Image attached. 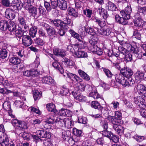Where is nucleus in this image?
<instances>
[{"instance_id": "nucleus-1", "label": "nucleus", "mask_w": 146, "mask_h": 146, "mask_svg": "<svg viewBox=\"0 0 146 146\" xmlns=\"http://www.w3.org/2000/svg\"><path fill=\"white\" fill-rule=\"evenodd\" d=\"M131 11V7H126L125 9L120 12L122 17H120L118 15H115V19L116 21L123 25H126L128 23L127 20L130 18V14Z\"/></svg>"}, {"instance_id": "nucleus-2", "label": "nucleus", "mask_w": 146, "mask_h": 146, "mask_svg": "<svg viewBox=\"0 0 146 146\" xmlns=\"http://www.w3.org/2000/svg\"><path fill=\"white\" fill-rule=\"evenodd\" d=\"M39 59L38 58H36L34 61L35 68V70H27L23 72V75L25 76L29 77L30 76H36L38 74V72L36 71L37 68L39 65Z\"/></svg>"}, {"instance_id": "nucleus-3", "label": "nucleus", "mask_w": 146, "mask_h": 146, "mask_svg": "<svg viewBox=\"0 0 146 146\" xmlns=\"http://www.w3.org/2000/svg\"><path fill=\"white\" fill-rule=\"evenodd\" d=\"M143 47V49L145 50V52L143 54L140 50L139 47H137V46H129L130 48V52L135 54V56L138 59H140L141 58L142 55L143 56H146V46H141Z\"/></svg>"}, {"instance_id": "nucleus-4", "label": "nucleus", "mask_w": 146, "mask_h": 146, "mask_svg": "<svg viewBox=\"0 0 146 146\" xmlns=\"http://www.w3.org/2000/svg\"><path fill=\"white\" fill-rule=\"evenodd\" d=\"M135 19L134 21L135 27L139 28H141L144 25L146 26V22H145L141 19L140 13H137L134 16Z\"/></svg>"}, {"instance_id": "nucleus-5", "label": "nucleus", "mask_w": 146, "mask_h": 146, "mask_svg": "<svg viewBox=\"0 0 146 146\" xmlns=\"http://www.w3.org/2000/svg\"><path fill=\"white\" fill-rule=\"evenodd\" d=\"M145 98L142 96H138L134 98V102L137 106V108L138 109L144 108H146V103L144 99Z\"/></svg>"}, {"instance_id": "nucleus-6", "label": "nucleus", "mask_w": 146, "mask_h": 146, "mask_svg": "<svg viewBox=\"0 0 146 146\" xmlns=\"http://www.w3.org/2000/svg\"><path fill=\"white\" fill-rule=\"evenodd\" d=\"M98 32L99 34L103 36H109V37H113L114 34L112 32L110 28H108L106 29H100L98 30Z\"/></svg>"}, {"instance_id": "nucleus-7", "label": "nucleus", "mask_w": 146, "mask_h": 146, "mask_svg": "<svg viewBox=\"0 0 146 146\" xmlns=\"http://www.w3.org/2000/svg\"><path fill=\"white\" fill-rule=\"evenodd\" d=\"M12 123L14 126L19 127V129L21 130H23L25 128L26 126L24 121H20L17 119H13L12 120Z\"/></svg>"}, {"instance_id": "nucleus-8", "label": "nucleus", "mask_w": 146, "mask_h": 146, "mask_svg": "<svg viewBox=\"0 0 146 146\" xmlns=\"http://www.w3.org/2000/svg\"><path fill=\"white\" fill-rule=\"evenodd\" d=\"M145 87L141 84H138L135 87L136 90L139 94H141V96L144 98H146V90Z\"/></svg>"}, {"instance_id": "nucleus-9", "label": "nucleus", "mask_w": 146, "mask_h": 146, "mask_svg": "<svg viewBox=\"0 0 146 146\" xmlns=\"http://www.w3.org/2000/svg\"><path fill=\"white\" fill-rule=\"evenodd\" d=\"M50 23L51 24L55 27H60L61 29H66V26L63 23V21L59 19L50 20Z\"/></svg>"}, {"instance_id": "nucleus-10", "label": "nucleus", "mask_w": 146, "mask_h": 146, "mask_svg": "<svg viewBox=\"0 0 146 146\" xmlns=\"http://www.w3.org/2000/svg\"><path fill=\"white\" fill-rule=\"evenodd\" d=\"M113 129L119 135H121L124 133V127L121 125L113 123Z\"/></svg>"}, {"instance_id": "nucleus-11", "label": "nucleus", "mask_w": 146, "mask_h": 146, "mask_svg": "<svg viewBox=\"0 0 146 146\" xmlns=\"http://www.w3.org/2000/svg\"><path fill=\"white\" fill-rule=\"evenodd\" d=\"M88 48L90 52L98 55H101L103 53L102 49L98 46H88Z\"/></svg>"}, {"instance_id": "nucleus-12", "label": "nucleus", "mask_w": 146, "mask_h": 146, "mask_svg": "<svg viewBox=\"0 0 146 146\" xmlns=\"http://www.w3.org/2000/svg\"><path fill=\"white\" fill-rule=\"evenodd\" d=\"M36 133L40 136L41 138H49L51 137V133L49 131H47L42 129L41 130L37 131Z\"/></svg>"}, {"instance_id": "nucleus-13", "label": "nucleus", "mask_w": 146, "mask_h": 146, "mask_svg": "<svg viewBox=\"0 0 146 146\" xmlns=\"http://www.w3.org/2000/svg\"><path fill=\"white\" fill-rule=\"evenodd\" d=\"M115 76L116 81L121 84L123 87L126 79L125 78L124 76L120 72L119 73L116 74Z\"/></svg>"}, {"instance_id": "nucleus-14", "label": "nucleus", "mask_w": 146, "mask_h": 146, "mask_svg": "<svg viewBox=\"0 0 146 146\" xmlns=\"http://www.w3.org/2000/svg\"><path fill=\"white\" fill-rule=\"evenodd\" d=\"M5 17L8 19L13 20L15 18V13L14 11L10 9H6L5 13Z\"/></svg>"}, {"instance_id": "nucleus-15", "label": "nucleus", "mask_w": 146, "mask_h": 146, "mask_svg": "<svg viewBox=\"0 0 146 146\" xmlns=\"http://www.w3.org/2000/svg\"><path fill=\"white\" fill-rule=\"evenodd\" d=\"M72 94L75 99L80 102H83L85 100V96L78 92H72Z\"/></svg>"}, {"instance_id": "nucleus-16", "label": "nucleus", "mask_w": 146, "mask_h": 146, "mask_svg": "<svg viewBox=\"0 0 146 146\" xmlns=\"http://www.w3.org/2000/svg\"><path fill=\"white\" fill-rule=\"evenodd\" d=\"M58 113L59 115L61 116L69 117L71 116L72 112L68 110L62 109L59 110Z\"/></svg>"}, {"instance_id": "nucleus-17", "label": "nucleus", "mask_w": 146, "mask_h": 146, "mask_svg": "<svg viewBox=\"0 0 146 146\" xmlns=\"http://www.w3.org/2000/svg\"><path fill=\"white\" fill-rule=\"evenodd\" d=\"M86 86L89 88L91 87L89 85H86L85 84L78 83L75 84L74 88L76 90L82 92L84 90Z\"/></svg>"}, {"instance_id": "nucleus-18", "label": "nucleus", "mask_w": 146, "mask_h": 146, "mask_svg": "<svg viewBox=\"0 0 146 146\" xmlns=\"http://www.w3.org/2000/svg\"><path fill=\"white\" fill-rule=\"evenodd\" d=\"M64 75V76H66V75L69 78L72 80L74 81L76 80L77 82L80 81V77L78 76L68 72L65 73Z\"/></svg>"}, {"instance_id": "nucleus-19", "label": "nucleus", "mask_w": 146, "mask_h": 146, "mask_svg": "<svg viewBox=\"0 0 146 146\" xmlns=\"http://www.w3.org/2000/svg\"><path fill=\"white\" fill-rule=\"evenodd\" d=\"M54 53L56 55H58L63 57L66 54V51L63 49H61L58 48L56 47L54 49Z\"/></svg>"}, {"instance_id": "nucleus-20", "label": "nucleus", "mask_w": 146, "mask_h": 146, "mask_svg": "<svg viewBox=\"0 0 146 146\" xmlns=\"http://www.w3.org/2000/svg\"><path fill=\"white\" fill-rule=\"evenodd\" d=\"M42 82L49 85L53 84L54 82V80L51 77L48 76L43 77L42 79Z\"/></svg>"}, {"instance_id": "nucleus-21", "label": "nucleus", "mask_w": 146, "mask_h": 146, "mask_svg": "<svg viewBox=\"0 0 146 146\" xmlns=\"http://www.w3.org/2000/svg\"><path fill=\"white\" fill-rule=\"evenodd\" d=\"M121 69L120 70V73L122 74L127 78L131 77L133 75L132 71L129 68H127L125 70Z\"/></svg>"}, {"instance_id": "nucleus-22", "label": "nucleus", "mask_w": 146, "mask_h": 146, "mask_svg": "<svg viewBox=\"0 0 146 146\" xmlns=\"http://www.w3.org/2000/svg\"><path fill=\"white\" fill-rule=\"evenodd\" d=\"M58 7L60 9L65 10L67 8V3L65 0H58Z\"/></svg>"}, {"instance_id": "nucleus-23", "label": "nucleus", "mask_w": 146, "mask_h": 146, "mask_svg": "<svg viewBox=\"0 0 146 146\" xmlns=\"http://www.w3.org/2000/svg\"><path fill=\"white\" fill-rule=\"evenodd\" d=\"M32 3H31V5L30 6H29L28 4H26V5L27 6H28V7L27 8L29 11V12L30 15L33 17H35L36 15L37 14V9L36 8L32 6Z\"/></svg>"}, {"instance_id": "nucleus-24", "label": "nucleus", "mask_w": 146, "mask_h": 146, "mask_svg": "<svg viewBox=\"0 0 146 146\" xmlns=\"http://www.w3.org/2000/svg\"><path fill=\"white\" fill-rule=\"evenodd\" d=\"M106 7L108 10L111 11H115L117 9L116 5L110 1H109L106 4Z\"/></svg>"}, {"instance_id": "nucleus-25", "label": "nucleus", "mask_w": 146, "mask_h": 146, "mask_svg": "<svg viewBox=\"0 0 146 146\" xmlns=\"http://www.w3.org/2000/svg\"><path fill=\"white\" fill-rule=\"evenodd\" d=\"M22 40L23 44L24 45L30 46L33 42V40L29 36H25L24 39H22Z\"/></svg>"}, {"instance_id": "nucleus-26", "label": "nucleus", "mask_w": 146, "mask_h": 146, "mask_svg": "<svg viewBox=\"0 0 146 146\" xmlns=\"http://www.w3.org/2000/svg\"><path fill=\"white\" fill-rule=\"evenodd\" d=\"M97 11L100 15L103 17L104 19L106 20L107 19L108 15L104 9L102 7L99 8Z\"/></svg>"}, {"instance_id": "nucleus-27", "label": "nucleus", "mask_w": 146, "mask_h": 146, "mask_svg": "<svg viewBox=\"0 0 146 146\" xmlns=\"http://www.w3.org/2000/svg\"><path fill=\"white\" fill-rule=\"evenodd\" d=\"M128 78V79H126L123 87H129V86H132L135 83L134 80L131 77Z\"/></svg>"}, {"instance_id": "nucleus-28", "label": "nucleus", "mask_w": 146, "mask_h": 146, "mask_svg": "<svg viewBox=\"0 0 146 146\" xmlns=\"http://www.w3.org/2000/svg\"><path fill=\"white\" fill-rule=\"evenodd\" d=\"M74 56L75 57L78 58H84L87 56V54L85 52L78 50L77 52L74 53Z\"/></svg>"}, {"instance_id": "nucleus-29", "label": "nucleus", "mask_w": 146, "mask_h": 146, "mask_svg": "<svg viewBox=\"0 0 146 146\" xmlns=\"http://www.w3.org/2000/svg\"><path fill=\"white\" fill-rule=\"evenodd\" d=\"M91 105L92 108L96 109H97L99 110H103L104 108L101 106L99 103L96 101H92Z\"/></svg>"}, {"instance_id": "nucleus-30", "label": "nucleus", "mask_w": 146, "mask_h": 146, "mask_svg": "<svg viewBox=\"0 0 146 146\" xmlns=\"http://www.w3.org/2000/svg\"><path fill=\"white\" fill-rule=\"evenodd\" d=\"M47 33L50 38H51L54 35H56L55 29L54 28L49 27L46 29Z\"/></svg>"}, {"instance_id": "nucleus-31", "label": "nucleus", "mask_w": 146, "mask_h": 146, "mask_svg": "<svg viewBox=\"0 0 146 146\" xmlns=\"http://www.w3.org/2000/svg\"><path fill=\"white\" fill-rule=\"evenodd\" d=\"M144 73L142 71L138 70L135 74V78L136 80L139 81L143 79L144 77Z\"/></svg>"}, {"instance_id": "nucleus-32", "label": "nucleus", "mask_w": 146, "mask_h": 146, "mask_svg": "<svg viewBox=\"0 0 146 146\" xmlns=\"http://www.w3.org/2000/svg\"><path fill=\"white\" fill-rule=\"evenodd\" d=\"M63 23L65 24V26H66V29H64L65 30H67L69 28L68 25L72 26L73 25L72 21H71V19H69L68 17L65 18Z\"/></svg>"}, {"instance_id": "nucleus-33", "label": "nucleus", "mask_w": 146, "mask_h": 146, "mask_svg": "<svg viewBox=\"0 0 146 146\" xmlns=\"http://www.w3.org/2000/svg\"><path fill=\"white\" fill-rule=\"evenodd\" d=\"M78 73L80 76L84 79L87 81H88L90 80V76L82 70L80 69L79 70Z\"/></svg>"}, {"instance_id": "nucleus-34", "label": "nucleus", "mask_w": 146, "mask_h": 146, "mask_svg": "<svg viewBox=\"0 0 146 146\" xmlns=\"http://www.w3.org/2000/svg\"><path fill=\"white\" fill-rule=\"evenodd\" d=\"M46 108L48 111L52 112L54 113L57 112V111L55 109V105L52 103H49L47 104Z\"/></svg>"}, {"instance_id": "nucleus-35", "label": "nucleus", "mask_w": 146, "mask_h": 146, "mask_svg": "<svg viewBox=\"0 0 146 146\" xmlns=\"http://www.w3.org/2000/svg\"><path fill=\"white\" fill-rule=\"evenodd\" d=\"M65 120L66 118L62 119L60 117H57L55 121V123L60 127L64 126Z\"/></svg>"}, {"instance_id": "nucleus-36", "label": "nucleus", "mask_w": 146, "mask_h": 146, "mask_svg": "<svg viewBox=\"0 0 146 146\" xmlns=\"http://www.w3.org/2000/svg\"><path fill=\"white\" fill-rule=\"evenodd\" d=\"M7 26V29L10 32L13 33L16 29V25L15 23L13 21H11L9 23H8Z\"/></svg>"}, {"instance_id": "nucleus-37", "label": "nucleus", "mask_w": 146, "mask_h": 146, "mask_svg": "<svg viewBox=\"0 0 146 146\" xmlns=\"http://www.w3.org/2000/svg\"><path fill=\"white\" fill-rule=\"evenodd\" d=\"M12 4L13 6H16L18 9H20L22 7H25V4L23 3H19V0H13L12 2Z\"/></svg>"}, {"instance_id": "nucleus-38", "label": "nucleus", "mask_w": 146, "mask_h": 146, "mask_svg": "<svg viewBox=\"0 0 146 146\" xmlns=\"http://www.w3.org/2000/svg\"><path fill=\"white\" fill-rule=\"evenodd\" d=\"M10 62L13 65H17L21 62L20 60L18 57L13 56L9 59Z\"/></svg>"}, {"instance_id": "nucleus-39", "label": "nucleus", "mask_w": 146, "mask_h": 146, "mask_svg": "<svg viewBox=\"0 0 146 146\" xmlns=\"http://www.w3.org/2000/svg\"><path fill=\"white\" fill-rule=\"evenodd\" d=\"M8 22L6 21H0V30L1 31H5L7 30Z\"/></svg>"}, {"instance_id": "nucleus-40", "label": "nucleus", "mask_w": 146, "mask_h": 146, "mask_svg": "<svg viewBox=\"0 0 146 146\" xmlns=\"http://www.w3.org/2000/svg\"><path fill=\"white\" fill-rule=\"evenodd\" d=\"M94 21L101 28L105 26L106 25V21L102 19L100 20L96 18L94 19Z\"/></svg>"}, {"instance_id": "nucleus-41", "label": "nucleus", "mask_w": 146, "mask_h": 146, "mask_svg": "<svg viewBox=\"0 0 146 146\" xmlns=\"http://www.w3.org/2000/svg\"><path fill=\"white\" fill-rule=\"evenodd\" d=\"M69 32L72 37L78 39L80 42H81V40L79 38H80V35L76 33L72 29L70 30Z\"/></svg>"}, {"instance_id": "nucleus-42", "label": "nucleus", "mask_w": 146, "mask_h": 146, "mask_svg": "<svg viewBox=\"0 0 146 146\" xmlns=\"http://www.w3.org/2000/svg\"><path fill=\"white\" fill-rule=\"evenodd\" d=\"M68 14L74 17H78L79 14L75 9L74 8H71L70 9Z\"/></svg>"}, {"instance_id": "nucleus-43", "label": "nucleus", "mask_w": 146, "mask_h": 146, "mask_svg": "<svg viewBox=\"0 0 146 146\" xmlns=\"http://www.w3.org/2000/svg\"><path fill=\"white\" fill-rule=\"evenodd\" d=\"M8 52L7 50L3 48L0 50V57L3 59H5L7 57Z\"/></svg>"}, {"instance_id": "nucleus-44", "label": "nucleus", "mask_w": 146, "mask_h": 146, "mask_svg": "<svg viewBox=\"0 0 146 146\" xmlns=\"http://www.w3.org/2000/svg\"><path fill=\"white\" fill-rule=\"evenodd\" d=\"M42 96V92H39L37 90L34 91L33 97L35 101L40 99Z\"/></svg>"}, {"instance_id": "nucleus-45", "label": "nucleus", "mask_w": 146, "mask_h": 146, "mask_svg": "<svg viewBox=\"0 0 146 146\" xmlns=\"http://www.w3.org/2000/svg\"><path fill=\"white\" fill-rule=\"evenodd\" d=\"M37 31V28L35 27H33L29 30V34L32 37H34L35 36Z\"/></svg>"}, {"instance_id": "nucleus-46", "label": "nucleus", "mask_w": 146, "mask_h": 146, "mask_svg": "<svg viewBox=\"0 0 146 146\" xmlns=\"http://www.w3.org/2000/svg\"><path fill=\"white\" fill-rule=\"evenodd\" d=\"M9 140L8 136L5 133H3L0 136V143Z\"/></svg>"}, {"instance_id": "nucleus-47", "label": "nucleus", "mask_w": 146, "mask_h": 146, "mask_svg": "<svg viewBox=\"0 0 146 146\" xmlns=\"http://www.w3.org/2000/svg\"><path fill=\"white\" fill-rule=\"evenodd\" d=\"M100 133L104 136L106 137L110 138L111 135L113 136V133L111 132L108 131L107 130H104L100 132Z\"/></svg>"}, {"instance_id": "nucleus-48", "label": "nucleus", "mask_w": 146, "mask_h": 146, "mask_svg": "<svg viewBox=\"0 0 146 146\" xmlns=\"http://www.w3.org/2000/svg\"><path fill=\"white\" fill-rule=\"evenodd\" d=\"M3 108L5 110L8 111H11L10 103L7 102H5L3 104Z\"/></svg>"}, {"instance_id": "nucleus-49", "label": "nucleus", "mask_w": 146, "mask_h": 146, "mask_svg": "<svg viewBox=\"0 0 146 146\" xmlns=\"http://www.w3.org/2000/svg\"><path fill=\"white\" fill-rule=\"evenodd\" d=\"M102 69L108 78H111L112 77L113 74L109 69L105 68H102Z\"/></svg>"}, {"instance_id": "nucleus-50", "label": "nucleus", "mask_w": 146, "mask_h": 146, "mask_svg": "<svg viewBox=\"0 0 146 146\" xmlns=\"http://www.w3.org/2000/svg\"><path fill=\"white\" fill-rule=\"evenodd\" d=\"M64 127H67V128H70L72 127V122L71 120L68 118H66L65 121Z\"/></svg>"}, {"instance_id": "nucleus-51", "label": "nucleus", "mask_w": 146, "mask_h": 146, "mask_svg": "<svg viewBox=\"0 0 146 146\" xmlns=\"http://www.w3.org/2000/svg\"><path fill=\"white\" fill-rule=\"evenodd\" d=\"M87 24L84 26V28H82L79 29V33L82 36L84 37L86 35V28L87 26Z\"/></svg>"}, {"instance_id": "nucleus-52", "label": "nucleus", "mask_w": 146, "mask_h": 146, "mask_svg": "<svg viewBox=\"0 0 146 146\" xmlns=\"http://www.w3.org/2000/svg\"><path fill=\"white\" fill-rule=\"evenodd\" d=\"M1 146H15V144L12 141H9V140L0 143Z\"/></svg>"}, {"instance_id": "nucleus-53", "label": "nucleus", "mask_w": 146, "mask_h": 146, "mask_svg": "<svg viewBox=\"0 0 146 146\" xmlns=\"http://www.w3.org/2000/svg\"><path fill=\"white\" fill-rule=\"evenodd\" d=\"M83 13L88 17L90 18L92 14V11L89 9H86L83 10Z\"/></svg>"}, {"instance_id": "nucleus-54", "label": "nucleus", "mask_w": 146, "mask_h": 146, "mask_svg": "<svg viewBox=\"0 0 146 146\" xmlns=\"http://www.w3.org/2000/svg\"><path fill=\"white\" fill-rule=\"evenodd\" d=\"M52 9H56L58 7V0H50Z\"/></svg>"}, {"instance_id": "nucleus-55", "label": "nucleus", "mask_w": 146, "mask_h": 146, "mask_svg": "<svg viewBox=\"0 0 146 146\" xmlns=\"http://www.w3.org/2000/svg\"><path fill=\"white\" fill-rule=\"evenodd\" d=\"M23 33L24 32L20 29L14 31L13 33L15 34L16 37L20 38L23 35Z\"/></svg>"}, {"instance_id": "nucleus-56", "label": "nucleus", "mask_w": 146, "mask_h": 146, "mask_svg": "<svg viewBox=\"0 0 146 146\" xmlns=\"http://www.w3.org/2000/svg\"><path fill=\"white\" fill-rule=\"evenodd\" d=\"M87 33L91 35L92 36H96L95 33L93 29L90 27H88V28H86V33Z\"/></svg>"}, {"instance_id": "nucleus-57", "label": "nucleus", "mask_w": 146, "mask_h": 146, "mask_svg": "<svg viewBox=\"0 0 146 146\" xmlns=\"http://www.w3.org/2000/svg\"><path fill=\"white\" fill-rule=\"evenodd\" d=\"M90 96L94 99H98L100 98V95L96 92H91L89 94Z\"/></svg>"}, {"instance_id": "nucleus-58", "label": "nucleus", "mask_w": 146, "mask_h": 146, "mask_svg": "<svg viewBox=\"0 0 146 146\" xmlns=\"http://www.w3.org/2000/svg\"><path fill=\"white\" fill-rule=\"evenodd\" d=\"M47 119L46 121L48 124L53 123L54 121V117L52 115H49L47 116Z\"/></svg>"}, {"instance_id": "nucleus-59", "label": "nucleus", "mask_w": 146, "mask_h": 146, "mask_svg": "<svg viewBox=\"0 0 146 146\" xmlns=\"http://www.w3.org/2000/svg\"><path fill=\"white\" fill-rule=\"evenodd\" d=\"M118 50L121 54L125 55L129 53V51L123 46H120L118 48Z\"/></svg>"}, {"instance_id": "nucleus-60", "label": "nucleus", "mask_w": 146, "mask_h": 146, "mask_svg": "<svg viewBox=\"0 0 146 146\" xmlns=\"http://www.w3.org/2000/svg\"><path fill=\"white\" fill-rule=\"evenodd\" d=\"M73 133L74 135L79 137L81 135L82 132L81 130H78L75 128L73 129Z\"/></svg>"}, {"instance_id": "nucleus-61", "label": "nucleus", "mask_w": 146, "mask_h": 146, "mask_svg": "<svg viewBox=\"0 0 146 146\" xmlns=\"http://www.w3.org/2000/svg\"><path fill=\"white\" fill-rule=\"evenodd\" d=\"M141 33L136 29L135 31H134L133 33V36L138 39L140 40L141 38Z\"/></svg>"}, {"instance_id": "nucleus-62", "label": "nucleus", "mask_w": 146, "mask_h": 146, "mask_svg": "<svg viewBox=\"0 0 146 146\" xmlns=\"http://www.w3.org/2000/svg\"><path fill=\"white\" fill-rule=\"evenodd\" d=\"M12 92V91L8 90L5 88L0 89V93L3 94H7Z\"/></svg>"}, {"instance_id": "nucleus-63", "label": "nucleus", "mask_w": 146, "mask_h": 146, "mask_svg": "<svg viewBox=\"0 0 146 146\" xmlns=\"http://www.w3.org/2000/svg\"><path fill=\"white\" fill-rule=\"evenodd\" d=\"M115 117L116 119L120 120L122 118L121 112L119 111H116L115 112Z\"/></svg>"}, {"instance_id": "nucleus-64", "label": "nucleus", "mask_w": 146, "mask_h": 146, "mask_svg": "<svg viewBox=\"0 0 146 146\" xmlns=\"http://www.w3.org/2000/svg\"><path fill=\"white\" fill-rule=\"evenodd\" d=\"M145 108H141L139 110L140 111L141 115L146 119V109Z\"/></svg>"}]
</instances>
